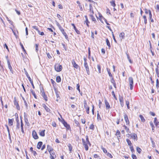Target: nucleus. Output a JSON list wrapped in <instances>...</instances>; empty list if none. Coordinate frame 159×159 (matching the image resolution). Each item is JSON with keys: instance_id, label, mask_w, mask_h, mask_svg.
Wrapping results in <instances>:
<instances>
[{"instance_id": "obj_1", "label": "nucleus", "mask_w": 159, "mask_h": 159, "mask_svg": "<svg viewBox=\"0 0 159 159\" xmlns=\"http://www.w3.org/2000/svg\"><path fill=\"white\" fill-rule=\"evenodd\" d=\"M82 140L83 144L84 146L85 150L86 151H88L89 149L88 144H89L90 146L91 145V143L89 140L88 136V135L86 136V141L83 138L82 139Z\"/></svg>"}, {"instance_id": "obj_2", "label": "nucleus", "mask_w": 159, "mask_h": 159, "mask_svg": "<svg viewBox=\"0 0 159 159\" xmlns=\"http://www.w3.org/2000/svg\"><path fill=\"white\" fill-rule=\"evenodd\" d=\"M128 82L130 87V89L132 90L134 87V80L133 78L131 77H129L128 78Z\"/></svg>"}, {"instance_id": "obj_3", "label": "nucleus", "mask_w": 159, "mask_h": 159, "mask_svg": "<svg viewBox=\"0 0 159 159\" xmlns=\"http://www.w3.org/2000/svg\"><path fill=\"white\" fill-rule=\"evenodd\" d=\"M55 70L57 72H60V71L62 69V66L61 65L57 64L55 66Z\"/></svg>"}, {"instance_id": "obj_4", "label": "nucleus", "mask_w": 159, "mask_h": 159, "mask_svg": "<svg viewBox=\"0 0 159 159\" xmlns=\"http://www.w3.org/2000/svg\"><path fill=\"white\" fill-rule=\"evenodd\" d=\"M84 66L86 69L87 74L88 75H89L90 74V72L89 70V67L87 63L86 62H84Z\"/></svg>"}, {"instance_id": "obj_5", "label": "nucleus", "mask_w": 159, "mask_h": 159, "mask_svg": "<svg viewBox=\"0 0 159 159\" xmlns=\"http://www.w3.org/2000/svg\"><path fill=\"white\" fill-rule=\"evenodd\" d=\"M84 108L86 109V112L88 114L89 113V107H87V105L86 101H84Z\"/></svg>"}, {"instance_id": "obj_6", "label": "nucleus", "mask_w": 159, "mask_h": 159, "mask_svg": "<svg viewBox=\"0 0 159 159\" xmlns=\"http://www.w3.org/2000/svg\"><path fill=\"white\" fill-rule=\"evenodd\" d=\"M119 100L121 106L123 107L124 106V99L122 96H120V95L119 96Z\"/></svg>"}, {"instance_id": "obj_7", "label": "nucleus", "mask_w": 159, "mask_h": 159, "mask_svg": "<svg viewBox=\"0 0 159 159\" xmlns=\"http://www.w3.org/2000/svg\"><path fill=\"white\" fill-rule=\"evenodd\" d=\"M130 139H133L134 140H137L138 139L137 134L135 133L131 134Z\"/></svg>"}, {"instance_id": "obj_8", "label": "nucleus", "mask_w": 159, "mask_h": 159, "mask_svg": "<svg viewBox=\"0 0 159 159\" xmlns=\"http://www.w3.org/2000/svg\"><path fill=\"white\" fill-rule=\"evenodd\" d=\"M124 117L126 125H129V121L127 115L125 113L124 115Z\"/></svg>"}, {"instance_id": "obj_9", "label": "nucleus", "mask_w": 159, "mask_h": 159, "mask_svg": "<svg viewBox=\"0 0 159 159\" xmlns=\"http://www.w3.org/2000/svg\"><path fill=\"white\" fill-rule=\"evenodd\" d=\"M62 123L65 127L67 129H70V127L69 125H68L67 123L63 120Z\"/></svg>"}, {"instance_id": "obj_10", "label": "nucleus", "mask_w": 159, "mask_h": 159, "mask_svg": "<svg viewBox=\"0 0 159 159\" xmlns=\"http://www.w3.org/2000/svg\"><path fill=\"white\" fill-rule=\"evenodd\" d=\"M32 134L33 138L35 139H37L39 138L37 133L35 130L33 131Z\"/></svg>"}, {"instance_id": "obj_11", "label": "nucleus", "mask_w": 159, "mask_h": 159, "mask_svg": "<svg viewBox=\"0 0 159 159\" xmlns=\"http://www.w3.org/2000/svg\"><path fill=\"white\" fill-rule=\"evenodd\" d=\"M7 63L9 69L10 70V71L12 74H13V71L12 70V68L11 66V65L10 62L8 59L7 60Z\"/></svg>"}, {"instance_id": "obj_12", "label": "nucleus", "mask_w": 159, "mask_h": 159, "mask_svg": "<svg viewBox=\"0 0 159 159\" xmlns=\"http://www.w3.org/2000/svg\"><path fill=\"white\" fill-rule=\"evenodd\" d=\"M154 123L157 127L159 128V122L156 117L154 118Z\"/></svg>"}, {"instance_id": "obj_13", "label": "nucleus", "mask_w": 159, "mask_h": 159, "mask_svg": "<svg viewBox=\"0 0 159 159\" xmlns=\"http://www.w3.org/2000/svg\"><path fill=\"white\" fill-rule=\"evenodd\" d=\"M72 64L73 66L76 69H78L79 67V66L76 63L74 60H73L72 61Z\"/></svg>"}, {"instance_id": "obj_14", "label": "nucleus", "mask_w": 159, "mask_h": 159, "mask_svg": "<svg viewBox=\"0 0 159 159\" xmlns=\"http://www.w3.org/2000/svg\"><path fill=\"white\" fill-rule=\"evenodd\" d=\"M71 25L73 27V28H74V30H75V31L76 33L77 34H80V31L77 29L76 27H75V24H74L72 23L71 24Z\"/></svg>"}, {"instance_id": "obj_15", "label": "nucleus", "mask_w": 159, "mask_h": 159, "mask_svg": "<svg viewBox=\"0 0 159 159\" xmlns=\"http://www.w3.org/2000/svg\"><path fill=\"white\" fill-rule=\"evenodd\" d=\"M43 107L44 108L45 110L47 112H50L51 111L50 109L48 108L45 104L43 103Z\"/></svg>"}, {"instance_id": "obj_16", "label": "nucleus", "mask_w": 159, "mask_h": 159, "mask_svg": "<svg viewBox=\"0 0 159 159\" xmlns=\"http://www.w3.org/2000/svg\"><path fill=\"white\" fill-rule=\"evenodd\" d=\"M14 104L15 106H16V109L18 110H20V107L18 103L17 102L16 100L15 99L14 101Z\"/></svg>"}, {"instance_id": "obj_17", "label": "nucleus", "mask_w": 159, "mask_h": 159, "mask_svg": "<svg viewBox=\"0 0 159 159\" xmlns=\"http://www.w3.org/2000/svg\"><path fill=\"white\" fill-rule=\"evenodd\" d=\"M105 103L106 107V108L107 109H109L110 108V106L108 102L107 101V100L105 99Z\"/></svg>"}, {"instance_id": "obj_18", "label": "nucleus", "mask_w": 159, "mask_h": 159, "mask_svg": "<svg viewBox=\"0 0 159 159\" xmlns=\"http://www.w3.org/2000/svg\"><path fill=\"white\" fill-rule=\"evenodd\" d=\"M125 33L124 32H121L119 36H120V37L121 39V40L122 39H125Z\"/></svg>"}, {"instance_id": "obj_19", "label": "nucleus", "mask_w": 159, "mask_h": 159, "mask_svg": "<svg viewBox=\"0 0 159 159\" xmlns=\"http://www.w3.org/2000/svg\"><path fill=\"white\" fill-rule=\"evenodd\" d=\"M14 120V119H8V123L10 126H11L13 125V122Z\"/></svg>"}, {"instance_id": "obj_20", "label": "nucleus", "mask_w": 159, "mask_h": 159, "mask_svg": "<svg viewBox=\"0 0 159 159\" xmlns=\"http://www.w3.org/2000/svg\"><path fill=\"white\" fill-rule=\"evenodd\" d=\"M24 118H25V124L27 125H29L30 124L28 122V119L27 118V116H26L25 115L24 116Z\"/></svg>"}, {"instance_id": "obj_21", "label": "nucleus", "mask_w": 159, "mask_h": 159, "mask_svg": "<svg viewBox=\"0 0 159 159\" xmlns=\"http://www.w3.org/2000/svg\"><path fill=\"white\" fill-rule=\"evenodd\" d=\"M45 130H42L39 132V134L41 136L44 137L45 136Z\"/></svg>"}, {"instance_id": "obj_22", "label": "nucleus", "mask_w": 159, "mask_h": 159, "mask_svg": "<svg viewBox=\"0 0 159 159\" xmlns=\"http://www.w3.org/2000/svg\"><path fill=\"white\" fill-rule=\"evenodd\" d=\"M42 144L43 143L42 142H39L37 146V148L39 149H40Z\"/></svg>"}, {"instance_id": "obj_23", "label": "nucleus", "mask_w": 159, "mask_h": 159, "mask_svg": "<svg viewBox=\"0 0 159 159\" xmlns=\"http://www.w3.org/2000/svg\"><path fill=\"white\" fill-rule=\"evenodd\" d=\"M41 95L42 97H43L44 100L46 101H47L48 100L47 97V96L45 95V93L44 92H42V94H41Z\"/></svg>"}, {"instance_id": "obj_24", "label": "nucleus", "mask_w": 159, "mask_h": 159, "mask_svg": "<svg viewBox=\"0 0 159 159\" xmlns=\"http://www.w3.org/2000/svg\"><path fill=\"white\" fill-rule=\"evenodd\" d=\"M126 55H127V59H128L129 62L130 63H132L133 61L131 60L129 56V54H128V52H126Z\"/></svg>"}, {"instance_id": "obj_25", "label": "nucleus", "mask_w": 159, "mask_h": 159, "mask_svg": "<svg viewBox=\"0 0 159 159\" xmlns=\"http://www.w3.org/2000/svg\"><path fill=\"white\" fill-rule=\"evenodd\" d=\"M150 126H151L152 128V131L153 132H154L155 131V129H154V128H155V127H154V126L153 124V123H152V121H150Z\"/></svg>"}, {"instance_id": "obj_26", "label": "nucleus", "mask_w": 159, "mask_h": 159, "mask_svg": "<svg viewBox=\"0 0 159 159\" xmlns=\"http://www.w3.org/2000/svg\"><path fill=\"white\" fill-rule=\"evenodd\" d=\"M126 141L127 142L128 145L129 146V147L132 146V143L131 142L129 139H126Z\"/></svg>"}, {"instance_id": "obj_27", "label": "nucleus", "mask_w": 159, "mask_h": 159, "mask_svg": "<svg viewBox=\"0 0 159 159\" xmlns=\"http://www.w3.org/2000/svg\"><path fill=\"white\" fill-rule=\"evenodd\" d=\"M84 17L86 19V20L85 21V23L87 25V26L89 27V21L88 20V18L87 16H85Z\"/></svg>"}, {"instance_id": "obj_28", "label": "nucleus", "mask_w": 159, "mask_h": 159, "mask_svg": "<svg viewBox=\"0 0 159 159\" xmlns=\"http://www.w3.org/2000/svg\"><path fill=\"white\" fill-rule=\"evenodd\" d=\"M30 92H31V93H32V95L34 96V98L36 99H37V96L35 94L34 91L32 89H31Z\"/></svg>"}, {"instance_id": "obj_29", "label": "nucleus", "mask_w": 159, "mask_h": 159, "mask_svg": "<svg viewBox=\"0 0 159 159\" xmlns=\"http://www.w3.org/2000/svg\"><path fill=\"white\" fill-rule=\"evenodd\" d=\"M47 148L49 152H51V151L53 150V149L52 148L50 145H47Z\"/></svg>"}, {"instance_id": "obj_30", "label": "nucleus", "mask_w": 159, "mask_h": 159, "mask_svg": "<svg viewBox=\"0 0 159 159\" xmlns=\"http://www.w3.org/2000/svg\"><path fill=\"white\" fill-rule=\"evenodd\" d=\"M50 156V157H54V155H55L54 152L53 151V150L51 151V152H49Z\"/></svg>"}, {"instance_id": "obj_31", "label": "nucleus", "mask_w": 159, "mask_h": 159, "mask_svg": "<svg viewBox=\"0 0 159 159\" xmlns=\"http://www.w3.org/2000/svg\"><path fill=\"white\" fill-rule=\"evenodd\" d=\"M106 42L107 45L108 46L109 48L110 49V48L111 47V45H110L109 41L108 39H106Z\"/></svg>"}, {"instance_id": "obj_32", "label": "nucleus", "mask_w": 159, "mask_h": 159, "mask_svg": "<svg viewBox=\"0 0 159 159\" xmlns=\"http://www.w3.org/2000/svg\"><path fill=\"white\" fill-rule=\"evenodd\" d=\"M140 118L141 121L142 122H144L145 121V120L144 118V117L142 115H140L139 116Z\"/></svg>"}, {"instance_id": "obj_33", "label": "nucleus", "mask_w": 159, "mask_h": 159, "mask_svg": "<svg viewBox=\"0 0 159 159\" xmlns=\"http://www.w3.org/2000/svg\"><path fill=\"white\" fill-rule=\"evenodd\" d=\"M156 88L157 89L159 88V81L158 79L156 80Z\"/></svg>"}, {"instance_id": "obj_34", "label": "nucleus", "mask_w": 159, "mask_h": 159, "mask_svg": "<svg viewBox=\"0 0 159 159\" xmlns=\"http://www.w3.org/2000/svg\"><path fill=\"white\" fill-rule=\"evenodd\" d=\"M56 81L57 82H60L61 81V78L60 76H57L56 77Z\"/></svg>"}, {"instance_id": "obj_35", "label": "nucleus", "mask_w": 159, "mask_h": 159, "mask_svg": "<svg viewBox=\"0 0 159 159\" xmlns=\"http://www.w3.org/2000/svg\"><path fill=\"white\" fill-rule=\"evenodd\" d=\"M116 135L118 138L119 137H120V132L119 130H117L116 133Z\"/></svg>"}, {"instance_id": "obj_36", "label": "nucleus", "mask_w": 159, "mask_h": 159, "mask_svg": "<svg viewBox=\"0 0 159 159\" xmlns=\"http://www.w3.org/2000/svg\"><path fill=\"white\" fill-rule=\"evenodd\" d=\"M107 71L108 73L109 76L110 77H112V75L111 74V73L110 72V69H109L107 68Z\"/></svg>"}, {"instance_id": "obj_37", "label": "nucleus", "mask_w": 159, "mask_h": 159, "mask_svg": "<svg viewBox=\"0 0 159 159\" xmlns=\"http://www.w3.org/2000/svg\"><path fill=\"white\" fill-rule=\"evenodd\" d=\"M125 128V129L126 130V132L128 133H130V132L129 131V129L125 125H124L123 126Z\"/></svg>"}, {"instance_id": "obj_38", "label": "nucleus", "mask_w": 159, "mask_h": 159, "mask_svg": "<svg viewBox=\"0 0 159 159\" xmlns=\"http://www.w3.org/2000/svg\"><path fill=\"white\" fill-rule=\"evenodd\" d=\"M30 78L29 81H30V83H31V85H32V86L33 88V89H34L35 87H34V86L33 81L32 80H31V78Z\"/></svg>"}, {"instance_id": "obj_39", "label": "nucleus", "mask_w": 159, "mask_h": 159, "mask_svg": "<svg viewBox=\"0 0 159 159\" xmlns=\"http://www.w3.org/2000/svg\"><path fill=\"white\" fill-rule=\"evenodd\" d=\"M90 16L91 17L92 20L93 21H96V20L95 18L93 16V15H90Z\"/></svg>"}, {"instance_id": "obj_40", "label": "nucleus", "mask_w": 159, "mask_h": 159, "mask_svg": "<svg viewBox=\"0 0 159 159\" xmlns=\"http://www.w3.org/2000/svg\"><path fill=\"white\" fill-rule=\"evenodd\" d=\"M129 148L131 150V151L132 153H133L134 152V148L133 147V146H131L129 147Z\"/></svg>"}, {"instance_id": "obj_41", "label": "nucleus", "mask_w": 159, "mask_h": 159, "mask_svg": "<svg viewBox=\"0 0 159 159\" xmlns=\"http://www.w3.org/2000/svg\"><path fill=\"white\" fill-rule=\"evenodd\" d=\"M97 68L98 70V72L99 73H101V66L99 65H97Z\"/></svg>"}, {"instance_id": "obj_42", "label": "nucleus", "mask_w": 159, "mask_h": 159, "mask_svg": "<svg viewBox=\"0 0 159 159\" xmlns=\"http://www.w3.org/2000/svg\"><path fill=\"white\" fill-rule=\"evenodd\" d=\"M111 5L113 6V7H115L116 6V4L115 3V1H112L110 2Z\"/></svg>"}, {"instance_id": "obj_43", "label": "nucleus", "mask_w": 159, "mask_h": 159, "mask_svg": "<svg viewBox=\"0 0 159 159\" xmlns=\"http://www.w3.org/2000/svg\"><path fill=\"white\" fill-rule=\"evenodd\" d=\"M137 152L139 153H140L141 152V149L139 148V147H137L136 149Z\"/></svg>"}, {"instance_id": "obj_44", "label": "nucleus", "mask_w": 159, "mask_h": 159, "mask_svg": "<svg viewBox=\"0 0 159 159\" xmlns=\"http://www.w3.org/2000/svg\"><path fill=\"white\" fill-rule=\"evenodd\" d=\"M111 93H112V95L113 96L114 98L116 100H117V98H116V95L115 94V93H114V92L113 91L112 92H111Z\"/></svg>"}, {"instance_id": "obj_45", "label": "nucleus", "mask_w": 159, "mask_h": 159, "mask_svg": "<svg viewBox=\"0 0 159 159\" xmlns=\"http://www.w3.org/2000/svg\"><path fill=\"white\" fill-rule=\"evenodd\" d=\"M76 87H77V89L78 91H79V92L80 93V86L79 84H77Z\"/></svg>"}, {"instance_id": "obj_46", "label": "nucleus", "mask_w": 159, "mask_h": 159, "mask_svg": "<svg viewBox=\"0 0 159 159\" xmlns=\"http://www.w3.org/2000/svg\"><path fill=\"white\" fill-rule=\"evenodd\" d=\"M111 82L113 84H114V83H115V81L114 80V78H113V77H111Z\"/></svg>"}, {"instance_id": "obj_47", "label": "nucleus", "mask_w": 159, "mask_h": 159, "mask_svg": "<svg viewBox=\"0 0 159 159\" xmlns=\"http://www.w3.org/2000/svg\"><path fill=\"white\" fill-rule=\"evenodd\" d=\"M68 147H69V149L70 151H72V148L71 145L70 144H69V145H68Z\"/></svg>"}, {"instance_id": "obj_48", "label": "nucleus", "mask_w": 159, "mask_h": 159, "mask_svg": "<svg viewBox=\"0 0 159 159\" xmlns=\"http://www.w3.org/2000/svg\"><path fill=\"white\" fill-rule=\"evenodd\" d=\"M20 45L21 47V48L23 49V50L25 52H26L25 50V49L24 48L23 44L21 43H20Z\"/></svg>"}, {"instance_id": "obj_49", "label": "nucleus", "mask_w": 159, "mask_h": 159, "mask_svg": "<svg viewBox=\"0 0 159 159\" xmlns=\"http://www.w3.org/2000/svg\"><path fill=\"white\" fill-rule=\"evenodd\" d=\"M63 34L65 37L66 39L67 40H68V35L65 32Z\"/></svg>"}, {"instance_id": "obj_50", "label": "nucleus", "mask_w": 159, "mask_h": 159, "mask_svg": "<svg viewBox=\"0 0 159 159\" xmlns=\"http://www.w3.org/2000/svg\"><path fill=\"white\" fill-rule=\"evenodd\" d=\"M102 150H103V151L104 153H107V150L105 148L102 147Z\"/></svg>"}, {"instance_id": "obj_51", "label": "nucleus", "mask_w": 159, "mask_h": 159, "mask_svg": "<svg viewBox=\"0 0 159 159\" xmlns=\"http://www.w3.org/2000/svg\"><path fill=\"white\" fill-rule=\"evenodd\" d=\"M158 67H157L156 69V73L157 74V76L158 77V75H159V71H158Z\"/></svg>"}, {"instance_id": "obj_52", "label": "nucleus", "mask_w": 159, "mask_h": 159, "mask_svg": "<svg viewBox=\"0 0 159 159\" xmlns=\"http://www.w3.org/2000/svg\"><path fill=\"white\" fill-rule=\"evenodd\" d=\"M25 74L27 77L28 78L29 80H30L29 78H30V77L29 75H28V74L27 72L26 71H25Z\"/></svg>"}, {"instance_id": "obj_53", "label": "nucleus", "mask_w": 159, "mask_h": 159, "mask_svg": "<svg viewBox=\"0 0 159 159\" xmlns=\"http://www.w3.org/2000/svg\"><path fill=\"white\" fill-rule=\"evenodd\" d=\"M94 127V125L93 124H92L90 125L89 128L91 129H93Z\"/></svg>"}, {"instance_id": "obj_54", "label": "nucleus", "mask_w": 159, "mask_h": 159, "mask_svg": "<svg viewBox=\"0 0 159 159\" xmlns=\"http://www.w3.org/2000/svg\"><path fill=\"white\" fill-rule=\"evenodd\" d=\"M97 118L98 119L101 120V118L100 117V116L99 115V112L98 111L97 112Z\"/></svg>"}, {"instance_id": "obj_55", "label": "nucleus", "mask_w": 159, "mask_h": 159, "mask_svg": "<svg viewBox=\"0 0 159 159\" xmlns=\"http://www.w3.org/2000/svg\"><path fill=\"white\" fill-rule=\"evenodd\" d=\"M107 155L109 157H110V158H112V155H111V154L110 153H109V152H107Z\"/></svg>"}, {"instance_id": "obj_56", "label": "nucleus", "mask_w": 159, "mask_h": 159, "mask_svg": "<svg viewBox=\"0 0 159 159\" xmlns=\"http://www.w3.org/2000/svg\"><path fill=\"white\" fill-rule=\"evenodd\" d=\"M38 34L41 35H43L44 34V33L43 32H41L39 30H38Z\"/></svg>"}, {"instance_id": "obj_57", "label": "nucleus", "mask_w": 159, "mask_h": 159, "mask_svg": "<svg viewBox=\"0 0 159 159\" xmlns=\"http://www.w3.org/2000/svg\"><path fill=\"white\" fill-rule=\"evenodd\" d=\"M32 28L36 30L38 32V30H39L38 28V27L36 26H33L32 27Z\"/></svg>"}, {"instance_id": "obj_58", "label": "nucleus", "mask_w": 159, "mask_h": 159, "mask_svg": "<svg viewBox=\"0 0 159 159\" xmlns=\"http://www.w3.org/2000/svg\"><path fill=\"white\" fill-rule=\"evenodd\" d=\"M24 102L25 103V107L26 108V109H28V104L26 102V100H24Z\"/></svg>"}, {"instance_id": "obj_59", "label": "nucleus", "mask_w": 159, "mask_h": 159, "mask_svg": "<svg viewBox=\"0 0 159 159\" xmlns=\"http://www.w3.org/2000/svg\"><path fill=\"white\" fill-rule=\"evenodd\" d=\"M132 157L133 159H137L136 156L134 154L132 155Z\"/></svg>"}, {"instance_id": "obj_60", "label": "nucleus", "mask_w": 159, "mask_h": 159, "mask_svg": "<svg viewBox=\"0 0 159 159\" xmlns=\"http://www.w3.org/2000/svg\"><path fill=\"white\" fill-rule=\"evenodd\" d=\"M35 50L36 52H38L39 50L38 46L37 44H35Z\"/></svg>"}, {"instance_id": "obj_61", "label": "nucleus", "mask_w": 159, "mask_h": 159, "mask_svg": "<svg viewBox=\"0 0 159 159\" xmlns=\"http://www.w3.org/2000/svg\"><path fill=\"white\" fill-rule=\"evenodd\" d=\"M0 100L1 101V102L2 107V108H3V106H4L3 104V101H2V97H0Z\"/></svg>"}, {"instance_id": "obj_62", "label": "nucleus", "mask_w": 159, "mask_h": 159, "mask_svg": "<svg viewBox=\"0 0 159 159\" xmlns=\"http://www.w3.org/2000/svg\"><path fill=\"white\" fill-rule=\"evenodd\" d=\"M149 19H151L152 18V15L151 11H149Z\"/></svg>"}, {"instance_id": "obj_63", "label": "nucleus", "mask_w": 159, "mask_h": 159, "mask_svg": "<svg viewBox=\"0 0 159 159\" xmlns=\"http://www.w3.org/2000/svg\"><path fill=\"white\" fill-rule=\"evenodd\" d=\"M145 13L146 14H147L148 13H149V11H150V10H148L147 9H145L144 10Z\"/></svg>"}, {"instance_id": "obj_64", "label": "nucleus", "mask_w": 159, "mask_h": 159, "mask_svg": "<svg viewBox=\"0 0 159 159\" xmlns=\"http://www.w3.org/2000/svg\"><path fill=\"white\" fill-rule=\"evenodd\" d=\"M20 127V122L19 123H17V125H16V128L17 129H19Z\"/></svg>"}]
</instances>
